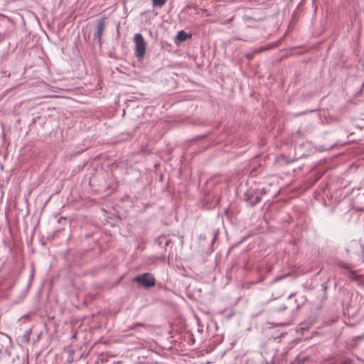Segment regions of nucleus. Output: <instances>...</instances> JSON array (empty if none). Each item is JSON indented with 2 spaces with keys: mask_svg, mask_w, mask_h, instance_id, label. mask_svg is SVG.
Listing matches in <instances>:
<instances>
[{
  "mask_svg": "<svg viewBox=\"0 0 364 364\" xmlns=\"http://www.w3.org/2000/svg\"><path fill=\"white\" fill-rule=\"evenodd\" d=\"M307 360H309V357L308 356H305V355H298L295 360V361L298 363V364H303Z\"/></svg>",
  "mask_w": 364,
  "mask_h": 364,
  "instance_id": "obj_6",
  "label": "nucleus"
},
{
  "mask_svg": "<svg viewBox=\"0 0 364 364\" xmlns=\"http://www.w3.org/2000/svg\"><path fill=\"white\" fill-rule=\"evenodd\" d=\"M132 281L145 289H149L156 284L155 277L148 272L136 276Z\"/></svg>",
  "mask_w": 364,
  "mask_h": 364,
  "instance_id": "obj_2",
  "label": "nucleus"
},
{
  "mask_svg": "<svg viewBox=\"0 0 364 364\" xmlns=\"http://www.w3.org/2000/svg\"><path fill=\"white\" fill-rule=\"evenodd\" d=\"M31 329H28L27 331H25L23 336V339L25 342H28L29 340H30V337H31Z\"/></svg>",
  "mask_w": 364,
  "mask_h": 364,
  "instance_id": "obj_8",
  "label": "nucleus"
},
{
  "mask_svg": "<svg viewBox=\"0 0 364 364\" xmlns=\"http://www.w3.org/2000/svg\"><path fill=\"white\" fill-rule=\"evenodd\" d=\"M191 38V34L188 33L186 31L181 30L178 32L176 36L175 37L174 43L176 44H179V43L184 42Z\"/></svg>",
  "mask_w": 364,
  "mask_h": 364,
  "instance_id": "obj_5",
  "label": "nucleus"
},
{
  "mask_svg": "<svg viewBox=\"0 0 364 364\" xmlns=\"http://www.w3.org/2000/svg\"><path fill=\"white\" fill-rule=\"evenodd\" d=\"M134 54L138 60L144 59L146 53L147 43L141 33H136L134 36Z\"/></svg>",
  "mask_w": 364,
  "mask_h": 364,
  "instance_id": "obj_1",
  "label": "nucleus"
},
{
  "mask_svg": "<svg viewBox=\"0 0 364 364\" xmlns=\"http://www.w3.org/2000/svg\"><path fill=\"white\" fill-rule=\"evenodd\" d=\"M245 57L249 60H251L254 57L255 55H253V53L251 51V52H249L245 54Z\"/></svg>",
  "mask_w": 364,
  "mask_h": 364,
  "instance_id": "obj_11",
  "label": "nucleus"
},
{
  "mask_svg": "<svg viewBox=\"0 0 364 364\" xmlns=\"http://www.w3.org/2000/svg\"><path fill=\"white\" fill-rule=\"evenodd\" d=\"M259 195H261L262 196H263L264 195H265L267 193V191L265 189V188H262L259 192H257Z\"/></svg>",
  "mask_w": 364,
  "mask_h": 364,
  "instance_id": "obj_12",
  "label": "nucleus"
},
{
  "mask_svg": "<svg viewBox=\"0 0 364 364\" xmlns=\"http://www.w3.org/2000/svg\"><path fill=\"white\" fill-rule=\"evenodd\" d=\"M168 242H169V240H166V241H165V247H166L168 245Z\"/></svg>",
  "mask_w": 364,
  "mask_h": 364,
  "instance_id": "obj_16",
  "label": "nucleus"
},
{
  "mask_svg": "<svg viewBox=\"0 0 364 364\" xmlns=\"http://www.w3.org/2000/svg\"><path fill=\"white\" fill-rule=\"evenodd\" d=\"M105 28V20L104 18H100L97 21L96 26V31L94 33V40H97L100 44H101V37Z\"/></svg>",
  "mask_w": 364,
  "mask_h": 364,
  "instance_id": "obj_4",
  "label": "nucleus"
},
{
  "mask_svg": "<svg viewBox=\"0 0 364 364\" xmlns=\"http://www.w3.org/2000/svg\"><path fill=\"white\" fill-rule=\"evenodd\" d=\"M165 239V237H160L156 240V242H159V244L160 245L162 242V241Z\"/></svg>",
  "mask_w": 364,
  "mask_h": 364,
  "instance_id": "obj_13",
  "label": "nucleus"
},
{
  "mask_svg": "<svg viewBox=\"0 0 364 364\" xmlns=\"http://www.w3.org/2000/svg\"><path fill=\"white\" fill-rule=\"evenodd\" d=\"M293 296H294V294H291L289 296V297H288V298H289H289H291Z\"/></svg>",
  "mask_w": 364,
  "mask_h": 364,
  "instance_id": "obj_17",
  "label": "nucleus"
},
{
  "mask_svg": "<svg viewBox=\"0 0 364 364\" xmlns=\"http://www.w3.org/2000/svg\"><path fill=\"white\" fill-rule=\"evenodd\" d=\"M267 49L266 48H264V47H261L259 48H257V49H255L254 50H252V52L253 53V55H257L264 50H267Z\"/></svg>",
  "mask_w": 364,
  "mask_h": 364,
  "instance_id": "obj_10",
  "label": "nucleus"
},
{
  "mask_svg": "<svg viewBox=\"0 0 364 364\" xmlns=\"http://www.w3.org/2000/svg\"><path fill=\"white\" fill-rule=\"evenodd\" d=\"M363 253L364 254V247H363Z\"/></svg>",
  "mask_w": 364,
  "mask_h": 364,
  "instance_id": "obj_18",
  "label": "nucleus"
},
{
  "mask_svg": "<svg viewBox=\"0 0 364 364\" xmlns=\"http://www.w3.org/2000/svg\"><path fill=\"white\" fill-rule=\"evenodd\" d=\"M166 2V0H152L153 6L155 7H162Z\"/></svg>",
  "mask_w": 364,
  "mask_h": 364,
  "instance_id": "obj_7",
  "label": "nucleus"
},
{
  "mask_svg": "<svg viewBox=\"0 0 364 364\" xmlns=\"http://www.w3.org/2000/svg\"><path fill=\"white\" fill-rule=\"evenodd\" d=\"M146 325L143 323H134L132 326H130V328L133 330H136L138 327H145Z\"/></svg>",
  "mask_w": 364,
  "mask_h": 364,
  "instance_id": "obj_9",
  "label": "nucleus"
},
{
  "mask_svg": "<svg viewBox=\"0 0 364 364\" xmlns=\"http://www.w3.org/2000/svg\"><path fill=\"white\" fill-rule=\"evenodd\" d=\"M262 196L259 195L257 192L253 191H247L244 195L245 200L247 201H250L252 206L259 203L262 199Z\"/></svg>",
  "mask_w": 364,
  "mask_h": 364,
  "instance_id": "obj_3",
  "label": "nucleus"
},
{
  "mask_svg": "<svg viewBox=\"0 0 364 364\" xmlns=\"http://www.w3.org/2000/svg\"><path fill=\"white\" fill-rule=\"evenodd\" d=\"M232 40H233V41H236V40H237V41H241V40H242V39L241 38H239V37H235V38H233V39H232Z\"/></svg>",
  "mask_w": 364,
  "mask_h": 364,
  "instance_id": "obj_15",
  "label": "nucleus"
},
{
  "mask_svg": "<svg viewBox=\"0 0 364 364\" xmlns=\"http://www.w3.org/2000/svg\"><path fill=\"white\" fill-rule=\"evenodd\" d=\"M283 277H278L277 278H275L272 282V284L274 283V282H278L279 280H280Z\"/></svg>",
  "mask_w": 364,
  "mask_h": 364,
  "instance_id": "obj_14",
  "label": "nucleus"
}]
</instances>
